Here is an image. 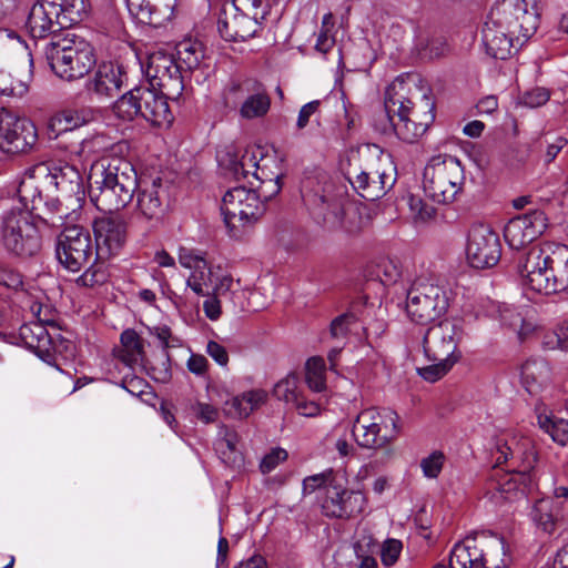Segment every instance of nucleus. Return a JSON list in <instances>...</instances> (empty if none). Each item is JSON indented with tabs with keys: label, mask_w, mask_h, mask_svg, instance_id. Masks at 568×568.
Segmentation results:
<instances>
[{
	"label": "nucleus",
	"mask_w": 568,
	"mask_h": 568,
	"mask_svg": "<svg viewBox=\"0 0 568 568\" xmlns=\"http://www.w3.org/2000/svg\"><path fill=\"white\" fill-rule=\"evenodd\" d=\"M509 459L514 467L507 470L495 468L485 484L484 496L494 505L519 500L536 487L532 470L537 454L532 440L518 432H510L498 438L496 463L499 465Z\"/></svg>",
	"instance_id": "1"
},
{
	"label": "nucleus",
	"mask_w": 568,
	"mask_h": 568,
	"mask_svg": "<svg viewBox=\"0 0 568 568\" xmlns=\"http://www.w3.org/2000/svg\"><path fill=\"white\" fill-rule=\"evenodd\" d=\"M384 106L390 129L407 143L423 136L435 120V104L413 74L399 75L387 87Z\"/></svg>",
	"instance_id": "2"
},
{
	"label": "nucleus",
	"mask_w": 568,
	"mask_h": 568,
	"mask_svg": "<svg viewBox=\"0 0 568 568\" xmlns=\"http://www.w3.org/2000/svg\"><path fill=\"white\" fill-rule=\"evenodd\" d=\"M539 16L535 0H505L494 8L481 30L486 53L505 60L510 54L513 40L529 39L537 30Z\"/></svg>",
	"instance_id": "3"
},
{
	"label": "nucleus",
	"mask_w": 568,
	"mask_h": 568,
	"mask_svg": "<svg viewBox=\"0 0 568 568\" xmlns=\"http://www.w3.org/2000/svg\"><path fill=\"white\" fill-rule=\"evenodd\" d=\"M89 196L102 212L124 209L139 186L138 173L124 156H101L91 164Z\"/></svg>",
	"instance_id": "4"
},
{
	"label": "nucleus",
	"mask_w": 568,
	"mask_h": 568,
	"mask_svg": "<svg viewBox=\"0 0 568 568\" xmlns=\"http://www.w3.org/2000/svg\"><path fill=\"white\" fill-rule=\"evenodd\" d=\"M518 272L531 291L556 294L568 290V246L540 242L518 261Z\"/></svg>",
	"instance_id": "5"
},
{
	"label": "nucleus",
	"mask_w": 568,
	"mask_h": 568,
	"mask_svg": "<svg viewBox=\"0 0 568 568\" xmlns=\"http://www.w3.org/2000/svg\"><path fill=\"white\" fill-rule=\"evenodd\" d=\"M464 336L460 321L449 318L430 326L423 338V351L429 365L417 367L418 375L435 383L444 377L460 359L458 344Z\"/></svg>",
	"instance_id": "6"
},
{
	"label": "nucleus",
	"mask_w": 568,
	"mask_h": 568,
	"mask_svg": "<svg viewBox=\"0 0 568 568\" xmlns=\"http://www.w3.org/2000/svg\"><path fill=\"white\" fill-rule=\"evenodd\" d=\"M55 187L69 196L83 194L80 170L69 163H38L26 170L18 187L22 200L31 202V209H41L42 189Z\"/></svg>",
	"instance_id": "7"
},
{
	"label": "nucleus",
	"mask_w": 568,
	"mask_h": 568,
	"mask_svg": "<svg viewBox=\"0 0 568 568\" xmlns=\"http://www.w3.org/2000/svg\"><path fill=\"white\" fill-rule=\"evenodd\" d=\"M95 248L92 245L90 233L81 226L65 227L57 240L55 255L59 263L70 272H80L78 278L84 286H94L105 282L106 274L99 264H91L94 260Z\"/></svg>",
	"instance_id": "8"
},
{
	"label": "nucleus",
	"mask_w": 568,
	"mask_h": 568,
	"mask_svg": "<svg viewBox=\"0 0 568 568\" xmlns=\"http://www.w3.org/2000/svg\"><path fill=\"white\" fill-rule=\"evenodd\" d=\"M29 47L13 31L0 29V94L21 97L32 79Z\"/></svg>",
	"instance_id": "9"
},
{
	"label": "nucleus",
	"mask_w": 568,
	"mask_h": 568,
	"mask_svg": "<svg viewBox=\"0 0 568 568\" xmlns=\"http://www.w3.org/2000/svg\"><path fill=\"white\" fill-rule=\"evenodd\" d=\"M163 90L160 87L141 83L114 102L113 114L123 122H131L140 116L153 126L168 128L173 121V115Z\"/></svg>",
	"instance_id": "10"
},
{
	"label": "nucleus",
	"mask_w": 568,
	"mask_h": 568,
	"mask_svg": "<svg viewBox=\"0 0 568 568\" xmlns=\"http://www.w3.org/2000/svg\"><path fill=\"white\" fill-rule=\"evenodd\" d=\"M45 57L55 75L67 81L83 78L97 62L93 47L70 31L52 38Z\"/></svg>",
	"instance_id": "11"
},
{
	"label": "nucleus",
	"mask_w": 568,
	"mask_h": 568,
	"mask_svg": "<svg viewBox=\"0 0 568 568\" xmlns=\"http://www.w3.org/2000/svg\"><path fill=\"white\" fill-rule=\"evenodd\" d=\"M18 200L6 211L1 225V242L10 254L31 256L41 246L40 236L32 219L31 202L24 201L18 194Z\"/></svg>",
	"instance_id": "12"
},
{
	"label": "nucleus",
	"mask_w": 568,
	"mask_h": 568,
	"mask_svg": "<svg viewBox=\"0 0 568 568\" xmlns=\"http://www.w3.org/2000/svg\"><path fill=\"white\" fill-rule=\"evenodd\" d=\"M306 204L312 213L322 219L329 229H342L347 234H357L362 230L361 217L356 212L346 213L347 192L344 186L333 182L325 183L321 192L306 193Z\"/></svg>",
	"instance_id": "13"
},
{
	"label": "nucleus",
	"mask_w": 568,
	"mask_h": 568,
	"mask_svg": "<svg viewBox=\"0 0 568 568\" xmlns=\"http://www.w3.org/2000/svg\"><path fill=\"white\" fill-rule=\"evenodd\" d=\"M84 12V0H38L30 9L26 28L33 39H42L78 22Z\"/></svg>",
	"instance_id": "14"
},
{
	"label": "nucleus",
	"mask_w": 568,
	"mask_h": 568,
	"mask_svg": "<svg viewBox=\"0 0 568 568\" xmlns=\"http://www.w3.org/2000/svg\"><path fill=\"white\" fill-rule=\"evenodd\" d=\"M221 212L229 236L243 240L264 214L265 204L256 191L242 186L233 187L224 194Z\"/></svg>",
	"instance_id": "15"
},
{
	"label": "nucleus",
	"mask_w": 568,
	"mask_h": 568,
	"mask_svg": "<svg viewBox=\"0 0 568 568\" xmlns=\"http://www.w3.org/2000/svg\"><path fill=\"white\" fill-rule=\"evenodd\" d=\"M399 433V416L389 408L363 409L352 428V437L357 445L368 449L386 447L398 437Z\"/></svg>",
	"instance_id": "16"
},
{
	"label": "nucleus",
	"mask_w": 568,
	"mask_h": 568,
	"mask_svg": "<svg viewBox=\"0 0 568 568\" xmlns=\"http://www.w3.org/2000/svg\"><path fill=\"white\" fill-rule=\"evenodd\" d=\"M464 180L460 161L452 155L439 154L433 156L424 169L423 189L434 202L449 203L462 190Z\"/></svg>",
	"instance_id": "17"
},
{
	"label": "nucleus",
	"mask_w": 568,
	"mask_h": 568,
	"mask_svg": "<svg viewBox=\"0 0 568 568\" xmlns=\"http://www.w3.org/2000/svg\"><path fill=\"white\" fill-rule=\"evenodd\" d=\"M449 306L447 290L437 280L417 277L407 292L406 314L417 324H427L444 315Z\"/></svg>",
	"instance_id": "18"
},
{
	"label": "nucleus",
	"mask_w": 568,
	"mask_h": 568,
	"mask_svg": "<svg viewBox=\"0 0 568 568\" xmlns=\"http://www.w3.org/2000/svg\"><path fill=\"white\" fill-rule=\"evenodd\" d=\"M506 545L500 536H491L477 545L475 539L457 542L450 550L448 566L434 568H506Z\"/></svg>",
	"instance_id": "19"
},
{
	"label": "nucleus",
	"mask_w": 568,
	"mask_h": 568,
	"mask_svg": "<svg viewBox=\"0 0 568 568\" xmlns=\"http://www.w3.org/2000/svg\"><path fill=\"white\" fill-rule=\"evenodd\" d=\"M38 140L34 124L12 112L0 111V152L16 155L30 151Z\"/></svg>",
	"instance_id": "20"
},
{
	"label": "nucleus",
	"mask_w": 568,
	"mask_h": 568,
	"mask_svg": "<svg viewBox=\"0 0 568 568\" xmlns=\"http://www.w3.org/2000/svg\"><path fill=\"white\" fill-rule=\"evenodd\" d=\"M466 256L470 266L478 270L497 265L501 256L498 233L488 225H474L468 234Z\"/></svg>",
	"instance_id": "21"
},
{
	"label": "nucleus",
	"mask_w": 568,
	"mask_h": 568,
	"mask_svg": "<svg viewBox=\"0 0 568 568\" xmlns=\"http://www.w3.org/2000/svg\"><path fill=\"white\" fill-rule=\"evenodd\" d=\"M366 496L361 490H347L341 480L328 484L326 496H321L323 513L334 518L359 515L366 508Z\"/></svg>",
	"instance_id": "22"
},
{
	"label": "nucleus",
	"mask_w": 568,
	"mask_h": 568,
	"mask_svg": "<svg viewBox=\"0 0 568 568\" xmlns=\"http://www.w3.org/2000/svg\"><path fill=\"white\" fill-rule=\"evenodd\" d=\"M92 229L95 237V254L108 258L118 254L124 246L128 225L120 215H102L94 219Z\"/></svg>",
	"instance_id": "23"
},
{
	"label": "nucleus",
	"mask_w": 568,
	"mask_h": 568,
	"mask_svg": "<svg viewBox=\"0 0 568 568\" xmlns=\"http://www.w3.org/2000/svg\"><path fill=\"white\" fill-rule=\"evenodd\" d=\"M178 260L183 268L190 271L185 285L197 296H206L213 283L215 272L206 260L205 252L186 246L178 248Z\"/></svg>",
	"instance_id": "24"
},
{
	"label": "nucleus",
	"mask_w": 568,
	"mask_h": 568,
	"mask_svg": "<svg viewBox=\"0 0 568 568\" xmlns=\"http://www.w3.org/2000/svg\"><path fill=\"white\" fill-rule=\"evenodd\" d=\"M546 214L534 210L513 217L504 229V237L511 250H521L538 239L547 229Z\"/></svg>",
	"instance_id": "25"
},
{
	"label": "nucleus",
	"mask_w": 568,
	"mask_h": 568,
	"mask_svg": "<svg viewBox=\"0 0 568 568\" xmlns=\"http://www.w3.org/2000/svg\"><path fill=\"white\" fill-rule=\"evenodd\" d=\"M141 70L146 78L145 84L181 89V73L175 58L162 50L149 52L140 60Z\"/></svg>",
	"instance_id": "26"
},
{
	"label": "nucleus",
	"mask_w": 568,
	"mask_h": 568,
	"mask_svg": "<svg viewBox=\"0 0 568 568\" xmlns=\"http://www.w3.org/2000/svg\"><path fill=\"white\" fill-rule=\"evenodd\" d=\"M125 67L115 61H103L85 82L89 94L98 101H106L115 97L126 83Z\"/></svg>",
	"instance_id": "27"
},
{
	"label": "nucleus",
	"mask_w": 568,
	"mask_h": 568,
	"mask_svg": "<svg viewBox=\"0 0 568 568\" xmlns=\"http://www.w3.org/2000/svg\"><path fill=\"white\" fill-rule=\"evenodd\" d=\"M354 190L365 200L381 199L394 184V179L379 169H354L348 172Z\"/></svg>",
	"instance_id": "28"
},
{
	"label": "nucleus",
	"mask_w": 568,
	"mask_h": 568,
	"mask_svg": "<svg viewBox=\"0 0 568 568\" xmlns=\"http://www.w3.org/2000/svg\"><path fill=\"white\" fill-rule=\"evenodd\" d=\"M261 23L244 11L224 8L217 20V30L226 41H245L253 38Z\"/></svg>",
	"instance_id": "29"
},
{
	"label": "nucleus",
	"mask_w": 568,
	"mask_h": 568,
	"mask_svg": "<svg viewBox=\"0 0 568 568\" xmlns=\"http://www.w3.org/2000/svg\"><path fill=\"white\" fill-rule=\"evenodd\" d=\"M178 0H126L128 9L141 23L155 28L172 21Z\"/></svg>",
	"instance_id": "30"
},
{
	"label": "nucleus",
	"mask_w": 568,
	"mask_h": 568,
	"mask_svg": "<svg viewBox=\"0 0 568 568\" xmlns=\"http://www.w3.org/2000/svg\"><path fill=\"white\" fill-rule=\"evenodd\" d=\"M498 313L500 324L515 332L520 342L536 335L541 327L536 311L529 306L501 305Z\"/></svg>",
	"instance_id": "31"
},
{
	"label": "nucleus",
	"mask_w": 568,
	"mask_h": 568,
	"mask_svg": "<svg viewBox=\"0 0 568 568\" xmlns=\"http://www.w3.org/2000/svg\"><path fill=\"white\" fill-rule=\"evenodd\" d=\"M19 336L26 347L33 351L39 358L49 365L55 364L57 342L41 322L23 324L19 329Z\"/></svg>",
	"instance_id": "32"
},
{
	"label": "nucleus",
	"mask_w": 568,
	"mask_h": 568,
	"mask_svg": "<svg viewBox=\"0 0 568 568\" xmlns=\"http://www.w3.org/2000/svg\"><path fill=\"white\" fill-rule=\"evenodd\" d=\"M276 161L275 151L272 146H248L242 154L241 160L234 164V175L236 179H247L251 174L255 179L263 172V164L275 165Z\"/></svg>",
	"instance_id": "33"
},
{
	"label": "nucleus",
	"mask_w": 568,
	"mask_h": 568,
	"mask_svg": "<svg viewBox=\"0 0 568 568\" xmlns=\"http://www.w3.org/2000/svg\"><path fill=\"white\" fill-rule=\"evenodd\" d=\"M550 367L540 357L528 358L520 366V381L525 389L532 396L539 395L550 385Z\"/></svg>",
	"instance_id": "34"
},
{
	"label": "nucleus",
	"mask_w": 568,
	"mask_h": 568,
	"mask_svg": "<svg viewBox=\"0 0 568 568\" xmlns=\"http://www.w3.org/2000/svg\"><path fill=\"white\" fill-rule=\"evenodd\" d=\"M99 118L100 111L92 106L65 110L51 118L49 129L55 136H58L63 132L72 131L95 122Z\"/></svg>",
	"instance_id": "35"
},
{
	"label": "nucleus",
	"mask_w": 568,
	"mask_h": 568,
	"mask_svg": "<svg viewBox=\"0 0 568 568\" xmlns=\"http://www.w3.org/2000/svg\"><path fill=\"white\" fill-rule=\"evenodd\" d=\"M130 150L126 141L112 142L104 133H93L84 138L79 146L78 155L103 154L102 156H124Z\"/></svg>",
	"instance_id": "36"
},
{
	"label": "nucleus",
	"mask_w": 568,
	"mask_h": 568,
	"mask_svg": "<svg viewBox=\"0 0 568 568\" xmlns=\"http://www.w3.org/2000/svg\"><path fill=\"white\" fill-rule=\"evenodd\" d=\"M215 450L226 465L234 467L240 466L243 462V455L239 448V435L225 425L219 427Z\"/></svg>",
	"instance_id": "37"
},
{
	"label": "nucleus",
	"mask_w": 568,
	"mask_h": 568,
	"mask_svg": "<svg viewBox=\"0 0 568 568\" xmlns=\"http://www.w3.org/2000/svg\"><path fill=\"white\" fill-rule=\"evenodd\" d=\"M205 50L199 40L183 39L175 47V62L179 65V71L182 69L192 71L197 69L203 62Z\"/></svg>",
	"instance_id": "38"
},
{
	"label": "nucleus",
	"mask_w": 568,
	"mask_h": 568,
	"mask_svg": "<svg viewBox=\"0 0 568 568\" xmlns=\"http://www.w3.org/2000/svg\"><path fill=\"white\" fill-rule=\"evenodd\" d=\"M535 409L539 427L549 434L554 442L562 446L566 445L568 442V420L556 418L542 403L536 404Z\"/></svg>",
	"instance_id": "39"
},
{
	"label": "nucleus",
	"mask_w": 568,
	"mask_h": 568,
	"mask_svg": "<svg viewBox=\"0 0 568 568\" xmlns=\"http://www.w3.org/2000/svg\"><path fill=\"white\" fill-rule=\"evenodd\" d=\"M121 347L118 349V357L128 366L143 363L144 344L134 329L128 328L122 332Z\"/></svg>",
	"instance_id": "40"
},
{
	"label": "nucleus",
	"mask_w": 568,
	"mask_h": 568,
	"mask_svg": "<svg viewBox=\"0 0 568 568\" xmlns=\"http://www.w3.org/2000/svg\"><path fill=\"white\" fill-rule=\"evenodd\" d=\"M535 525L546 534H552L559 517V509L551 498L537 500L530 513Z\"/></svg>",
	"instance_id": "41"
},
{
	"label": "nucleus",
	"mask_w": 568,
	"mask_h": 568,
	"mask_svg": "<svg viewBox=\"0 0 568 568\" xmlns=\"http://www.w3.org/2000/svg\"><path fill=\"white\" fill-rule=\"evenodd\" d=\"M159 187L160 183L154 181L151 185L142 187L138 192V210L148 220L159 219L162 213Z\"/></svg>",
	"instance_id": "42"
},
{
	"label": "nucleus",
	"mask_w": 568,
	"mask_h": 568,
	"mask_svg": "<svg viewBox=\"0 0 568 568\" xmlns=\"http://www.w3.org/2000/svg\"><path fill=\"white\" fill-rule=\"evenodd\" d=\"M304 374L305 383L312 392L322 393L326 390V365L323 357H310L305 363Z\"/></svg>",
	"instance_id": "43"
},
{
	"label": "nucleus",
	"mask_w": 568,
	"mask_h": 568,
	"mask_svg": "<svg viewBox=\"0 0 568 568\" xmlns=\"http://www.w3.org/2000/svg\"><path fill=\"white\" fill-rule=\"evenodd\" d=\"M263 172L255 178V180L260 181L261 184L258 186L257 194L265 200H268L276 195L281 189V172L277 169V163L275 165H266L263 164Z\"/></svg>",
	"instance_id": "44"
},
{
	"label": "nucleus",
	"mask_w": 568,
	"mask_h": 568,
	"mask_svg": "<svg viewBox=\"0 0 568 568\" xmlns=\"http://www.w3.org/2000/svg\"><path fill=\"white\" fill-rule=\"evenodd\" d=\"M271 101L265 92H256L247 97L240 108V114L243 119H255L264 116L270 110Z\"/></svg>",
	"instance_id": "45"
},
{
	"label": "nucleus",
	"mask_w": 568,
	"mask_h": 568,
	"mask_svg": "<svg viewBox=\"0 0 568 568\" xmlns=\"http://www.w3.org/2000/svg\"><path fill=\"white\" fill-rule=\"evenodd\" d=\"M273 394L278 400L292 405L302 394L300 390L298 375L293 372L288 373L274 385Z\"/></svg>",
	"instance_id": "46"
},
{
	"label": "nucleus",
	"mask_w": 568,
	"mask_h": 568,
	"mask_svg": "<svg viewBox=\"0 0 568 568\" xmlns=\"http://www.w3.org/2000/svg\"><path fill=\"white\" fill-rule=\"evenodd\" d=\"M271 7V0H233L232 2L234 11H244L260 23L266 19Z\"/></svg>",
	"instance_id": "47"
},
{
	"label": "nucleus",
	"mask_w": 568,
	"mask_h": 568,
	"mask_svg": "<svg viewBox=\"0 0 568 568\" xmlns=\"http://www.w3.org/2000/svg\"><path fill=\"white\" fill-rule=\"evenodd\" d=\"M407 203L415 222L425 223L434 219L436 214L435 207L425 203L419 196L409 195Z\"/></svg>",
	"instance_id": "48"
},
{
	"label": "nucleus",
	"mask_w": 568,
	"mask_h": 568,
	"mask_svg": "<svg viewBox=\"0 0 568 568\" xmlns=\"http://www.w3.org/2000/svg\"><path fill=\"white\" fill-rule=\"evenodd\" d=\"M445 462V455L439 450H434L420 462L423 475L427 478H437Z\"/></svg>",
	"instance_id": "49"
},
{
	"label": "nucleus",
	"mask_w": 568,
	"mask_h": 568,
	"mask_svg": "<svg viewBox=\"0 0 568 568\" xmlns=\"http://www.w3.org/2000/svg\"><path fill=\"white\" fill-rule=\"evenodd\" d=\"M332 481H338V479L333 476L332 471L316 474L308 476L303 480V489L305 493L310 494L320 489L322 491V496H326V488Z\"/></svg>",
	"instance_id": "50"
},
{
	"label": "nucleus",
	"mask_w": 568,
	"mask_h": 568,
	"mask_svg": "<svg viewBox=\"0 0 568 568\" xmlns=\"http://www.w3.org/2000/svg\"><path fill=\"white\" fill-rule=\"evenodd\" d=\"M240 285L239 281L235 282L230 274L215 273L213 277L212 294L216 296H225L230 294L231 296L235 293L236 287Z\"/></svg>",
	"instance_id": "51"
},
{
	"label": "nucleus",
	"mask_w": 568,
	"mask_h": 568,
	"mask_svg": "<svg viewBox=\"0 0 568 568\" xmlns=\"http://www.w3.org/2000/svg\"><path fill=\"white\" fill-rule=\"evenodd\" d=\"M550 99V91L546 88H534L524 92L519 102L528 108H539L546 104Z\"/></svg>",
	"instance_id": "52"
},
{
	"label": "nucleus",
	"mask_w": 568,
	"mask_h": 568,
	"mask_svg": "<svg viewBox=\"0 0 568 568\" xmlns=\"http://www.w3.org/2000/svg\"><path fill=\"white\" fill-rule=\"evenodd\" d=\"M356 322V316L352 313H345L333 320L331 323V336L336 339L346 338L349 326Z\"/></svg>",
	"instance_id": "53"
},
{
	"label": "nucleus",
	"mask_w": 568,
	"mask_h": 568,
	"mask_svg": "<svg viewBox=\"0 0 568 568\" xmlns=\"http://www.w3.org/2000/svg\"><path fill=\"white\" fill-rule=\"evenodd\" d=\"M192 414L202 423H214L219 417V409L209 403L196 402L191 406Z\"/></svg>",
	"instance_id": "54"
},
{
	"label": "nucleus",
	"mask_w": 568,
	"mask_h": 568,
	"mask_svg": "<svg viewBox=\"0 0 568 568\" xmlns=\"http://www.w3.org/2000/svg\"><path fill=\"white\" fill-rule=\"evenodd\" d=\"M287 452L283 448H273L266 454L260 464V469L263 474L273 471L281 463L286 460Z\"/></svg>",
	"instance_id": "55"
},
{
	"label": "nucleus",
	"mask_w": 568,
	"mask_h": 568,
	"mask_svg": "<svg viewBox=\"0 0 568 568\" xmlns=\"http://www.w3.org/2000/svg\"><path fill=\"white\" fill-rule=\"evenodd\" d=\"M402 548H403V545L399 540L397 539H387L383 546H382V550H381V557H382V561L385 566H393L400 552H402Z\"/></svg>",
	"instance_id": "56"
},
{
	"label": "nucleus",
	"mask_w": 568,
	"mask_h": 568,
	"mask_svg": "<svg viewBox=\"0 0 568 568\" xmlns=\"http://www.w3.org/2000/svg\"><path fill=\"white\" fill-rule=\"evenodd\" d=\"M291 406L294 407L300 415L305 417H315L320 415L322 409L318 403L306 399L303 394H301L297 400Z\"/></svg>",
	"instance_id": "57"
},
{
	"label": "nucleus",
	"mask_w": 568,
	"mask_h": 568,
	"mask_svg": "<svg viewBox=\"0 0 568 568\" xmlns=\"http://www.w3.org/2000/svg\"><path fill=\"white\" fill-rule=\"evenodd\" d=\"M320 105V100H313L300 109L296 120L297 130H303L308 125L311 118L318 112Z\"/></svg>",
	"instance_id": "58"
},
{
	"label": "nucleus",
	"mask_w": 568,
	"mask_h": 568,
	"mask_svg": "<svg viewBox=\"0 0 568 568\" xmlns=\"http://www.w3.org/2000/svg\"><path fill=\"white\" fill-rule=\"evenodd\" d=\"M267 398V393L264 389H251L242 393V400L247 404L250 413L262 406Z\"/></svg>",
	"instance_id": "59"
},
{
	"label": "nucleus",
	"mask_w": 568,
	"mask_h": 568,
	"mask_svg": "<svg viewBox=\"0 0 568 568\" xmlns=\"http://www.w3.org/2000/svg\"><path fill=\"white\" fill-rule=\"evenodd\" d=\"M226 412L236 418H245L251 414L247 404L242 400V394L226 402Z\"/></svg>",
	"instance_id": "60"
},
{
	"label": "nucleus",
	"mask_w": 568,
	"mask_h": 568,
	"mask_svg": "<svg viewBox=\"0 0 568 568\" xmlns=\"http://www.w3.org/2000/svg\"><path fill=\"white\" fill-rule=\"evenodd\" d=\"M203 311L205 316L211 321L219 320L222 313L219 296L209 293L206 295V300L203 303Z\"/></svg>",
	"instance_id": "61"
},
{
	"label": "nucleus",
	"mask_w": 568,
	"mask_h": 568,
	"mask_svg": "<svg viewBox=\"0 0 568 568\" xmlns=\"http://www.w3.org/2000/svg\"><path fill=\"white\" fill-rule=\"evenodd\" d=\"M206 353L221 366H226L229 363V354L225 347L215 341H210L206 344Z\"/></svg>",
	"instance_id": "62"
},
{
	"label": "nucleus",
	"mask_w": 568,
	"mask_h": 568,
	"mask_svg": "<svg viewBox=\"0 0 568 568\" xmlns=\"http://www.w3.org/2000/svg\"><path fill=\"white\" fill-rule=\"evenodd\" d=\"M21 284L22 278L18 272L0 265V285L9 288H18Z\"/></svg>",
	"instance_id": "63"
},
{
	"label": "nucleus",
	"mask_w": 568,
	"mask_h": 568,
	"mask_svg": "<svg viewBox=\"0 0 568 568\" xmlns=\"http://www.w3.org/2000/svg\"><path fill=\"white\" fill-rule=\"evenodd\" d=\"M357 568H378L377 559L373 554L364 550L362 546H355Z\"/></svg>",
	"instance_id": "64"
}]
</instances>
